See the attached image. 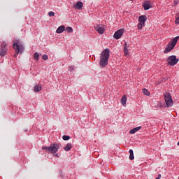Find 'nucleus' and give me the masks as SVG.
<instances>
[{"label":"nucleus","instance_id":"nucleus-25","mask_svg":"<svg viewBox=\"0 0 179 179\" xmlns=\"http://www.w3.org/2000/svg\"><path fill=\"white\" fill-rule=\"evenodd\" d=\"M175 23H176V24H179V15H177L176 17Z\"/></svg>","mask_w":179,"mask_h":179},{"label":"nucleus","instance_id":"nucleus-17","mask_svg":"<svg viewBox=\"0 0 179 179\" xmlns=\"http://www.w3.org/2000/svg\"><path fill=\"white\" fill-rule=\"evenodd\" d=\"M178 38H179V36H176V37H175V38L172 40V41H171V44L172 45V48H173V47H176V44H177V41H178Z\"/></svg>","mask_w":179,"mask_h":179},{"label":"nucleus","instance_id":"nucleus-2","mask_svg":"<svg viewBox=\"0 0 179 179\" xmlns=\"http://www.w3.org/2000/svg\"><path fill=\"white\" fill-rule=\"evenodd\" d=\"M42 149H45L47 152H50V153L55 154L58 152V149H59V145L57 143H53L49 147H43Z\"/></svg>","mask_w":179,"mask_h":179},{"label":"nucleus","instance_id":"nucleus-7","mask_svg":"<svg viewBox=\"0 0 179 179\" xmlns=\"http://www.w3.org/2000/svg\"><path fill=\"white\" fill-rule=\"evenodd\" d=\"M94 29L98 31L99 34H104V31H106L103 24H96L94 26Z\"/></svg>","mask_w":179,"mask_h":179},{"label":"nucleus","instance_id":"nucleus-28","mask_svg":"<svg viewBox=\"0 0 179 179\" xmlns=\"http://www.w3.org/2000/svg\"><path fill=\"white\" fill-rule=\"evenodd\" d=\"M175 6H177V5H178V0H176L174 1V4Z\"/></svg>","mask_w":179,"mask_h":179},{"label":"nucleus","instance_id":"nucleus-20","mask_svg":"<svg viewBox=\"0 0 179 179\" xmlns=\"http://www.w3.org/2000/svg\"><path fill=\"white\" fill-rule=\"evenodd\" d=\"M129 159L130 160H134L135 159V157H134V150H129Z\"/></svg>","mask_w":179,"mask_h":179},{"label":"nucleus","instance_id":"nucleus-30","mask_svg":"<svg viewBox=\"0 0 179 179\" xmlns=\"http://www.w3.org/2000/svg\"><path fill=\"white\" fill-rule=\"evenodd\" d=\"M178 146H179V142L177 143Z\"/></svg>","mask_w":179,"mask_h":179},{"label":"nucleus","instance_id":"nucleus-26","mask_svg":"<svg viewBox=\"0 0 179 179\" xmlns=\"http://www.w3.org/2000/svg\"><path fill=\"white\" fill-rule=\"evenodd\" d=\"M55 13L52 11H50L48 13V16H50V17L55 16Z\"/></svg>","mask_w":179,"mask_h":179},{"label":"nucleus","instance_id":"nucleus-16","mask_svg":"<svg viewBox=\"0 0 179 179\" xmlns=\"http://www.w3.org/2000/svg\"><path fill=\"white\" fill-rule=\"evenodd\" d=\"M121 103L122 106H127V95H123V96L121 99Z\"/></svg>","mask_w":179,"mask_h":179},{"label":"nucleus","instance_id":"nucleus-18","mask_svg":"<svg viewBox=\"0 0 179 179\" xmlns=\"http://www.w3.org/2000/svg\"><path fill=\"white\" fill-rule=\"evenodd\" d=\"M64 149L65 152H69V150L72 149V144L71 143H67Z\"/></svg>","mask_w":179,"mask_h":179},{"label":"nucleus","instance_id":"nucleus-13","mask_svg":"<svg viewBox=\"0 0 179 179\" xmlns=\"http://www.w3.org/2000/svg\"><path fill=\"white\" fill-rule=\"evenodd\" d=\"M64 30H65V26L62 25L57 29L56 33H57V34H61V33L64 32Z\"/></svg>","mask_w":179,"mask_h":179},{"label":"nucleus","instance_id":"nucleus-10","mask_svg":"<svg viewBox=\"0 0 179 179\" xmlns=\"http://www.w3.org/2000/svg\"><path fill=\"white\" fill-rule=\"evenodd\" d=\"M143 8L145 10H149L150 8H152V3H150V1H146L145 3L143 4Z\"/></svg>","mask_w":179,"mask_h":179},{"label":"nucleus","instance_id":"nucleus-9","mask_svg":"<svg viewBox=\"0 0 179 179\" xmlns=\"http://www.w3.org/2000/svg\"><path fill=\"white\" fill-rule=\"evenodd\" d=\"M122 34H124V29H119L114 34L113 37L116 40H120V38L122 37Z\"/></svg>","mask_w":179,"mask_h":179},{"label":"nucleus","instance_id":"nucleus-23","mask_svg":"<svg viewBox=\"0 0 179 179\" xmlns=\"http://www.w3.org/2000/svg\"><path fill=\"white\" fill-rule=\"evenodd\" d=\"M143 93L145 96H149V94H150L149 91L146 89H143Z\"/></svg>","mask_w":179,"mask_h":179},{"label":"nucleus","instance_id":"nucleus-14","mask_svg":"<svg viewBox=\"0 0 179 179\" xmlns=\"http://www.w3.org/2000/svg\"><path fill=\"white\" fill-rule=\"evenodd\" d=\"M174 48V47H173V45L171 43L168 45L167 48H166L165 50H164V53L167 54V52H170V51H171V50H173Z\"/></svg>","mask_w":179,"mask_h":179},{"label":"nucleus","instance_id":"nucleus-31","mask_svg":"<svg viewBox=\"0 0 179 179\" xmlns=\"http://www.w3.org/2000/svg\"><path fill=\"white\" fill-rule=\"evenodd\" d=\"M55 156H56L57 157H58V155H56Z\"/></svg>","mask_w":179,"mask_h":179},{"label":"nucleus","instance_id":"nucleus-4","mask_svg":"<svg viewBox=\"0 0 179 179\" xmlns=\"http://www.w3.org/2000/svg\"><path fill=\"white\" fill-rule=\"evenodd\" d=\"M164 100L166 104V107H173V98L170 93L166 92L164 94Z\"/></svg>","mask_w":179,"mask_h":179},{"label":"nucleus","instance_id":"nucleus-32","mask_svg":"<svg viewBox=\"0 0 179 179\" xmlns=\"http://www.w3.org/2000/svg\"><path fill=\"white\" fill-rule=\"evenodd\" d=\"M130 1H134V0H130Z\"/></svg>","mask_w":179,"mask_h":179},{"label":"nucleus","instance_id":"nucleus-11","mask_svg":"<svg viewBox=\"0 0 179 179\" xmlns=\"http://www.w3.org/2000/svg\"><path fill=\"white\" fill-rule=\"evenodd\" d=\"M82 8H83V3L82 1H78L76 4L74 5V9L81 10Z\"/></svg>","mask_w":179,"mask_h":179},{"label":"nucleus","instance_id":"nucleus-29","mask_svg":"<svg viewBox=\"0 0 179 179\" xmlns=\"http://www.w3.org/2000/svg\"><path fill=\"white\" fill-rule=\"evenodd\" d=\"M69 71H70L71 72H72V71H73V67L70 66V67H69Z\"/></svg>","mask_w":179,"mask_h":179},{"label":"nucleus","instance_id":"nucleus-8","mask_svg":"<svg viewBox=\"0 0 179 179\" xmlns=\"http://www.w3.org/2000/svg\"><path fill=\"white\" fill-rule=\"evenodd\" d=\"M6 51H8V48H6V42H3L0 50V55L1 57H4V55H6Z\"/></svg>","mask_w":179,"mask_h":179},{"label":"nucleus","instance_id":"nucleus-22","mask_svg":"<svg viewBox=\"0 0 179 179\" xmlns=\"http://www.w3.org/2000/svg\"><path fill=\"white\" fill-rule=\"evenodd\" d=\"M34 58L36 59V61H38V58H40V55L38 52H36L34 54Z\"/></svg>","mask_w":179,"mask_h":179},{"label":"nucleus","instance_id":"nucleus-19","mask_svg":"<svg viewBox=\"0 0 179 179\" xmlns=\"http://www.w3.org/2000/svg\"><path fill=\"white\" fill-rule=\"evenodd\" d=\"M41 86L40 85H35L34 86V92H36V93L38 92H41Z\"/></svg>","mask_w":179,"mask_h":179},{"label":"nucleus","instance_id":"nucleus-12","mask_svg":"<svg viewBox=\"0 0 179 179\" xmlns=\"http://www.w3.org/2000/svg\"><path fill=\"white\" fill-rule=\"evenodd\" d=\"M129 47V45L127 43H125L124 48V56L127 57H129V53L128 52Z\"/></svg>","mask_w":179,"mask_h":179},{"label":"nucleus","instance_id":"nucleus-21","mask_svg":"<svg viewBox=\"0 0 179 179\" xmlns=\"http://www.w3.org/2000/svg\"><path fill=\"white\" fill-rule=\"evenodd\" d=\"M64 30L67 31V33H73V29L71 27H68L66 29L64 28Z\"/></svg>","mask_w":179,"mask_h":179},{"label":"nucleus","instance_id":"nucleus-15","mask_svg":"<svg viewBox=\"0 0 179 179\" xmlns=\"http://www.w3.org/2000/svg\"><path fill=\"white\" fill-rule=\"evenodd\" d=\"M140 129H142V127L139 126L138 127H135L133 129L130 130L129 134H134L136 132H138Z\"/></svg>","mask_w":179,"mask_h":179},{"label":"nucleus","instance_id":"nucleus-27","mask_svg":"<svg viewBox=\"0 0 179 179\" xmlns=\"http://www.w3.org/2000/svg\"><path fill=\"white\" fill-rule=\"evenodd\" d=\"M42 58L44 61H47V59H48V56L47 55H43Z\"/></svg>","mask_w":179,"mask_h":179},{"label":"nucleus","instance_id":"nucleus-1","mask_svg":"<svg viewBox=\"0 0 179 179\" xmlns=\"http://www.w3.org/2000/svg\"><path fill=\"white\" fill-rule=\"evenodd\" d=\"M110 58V49H104L101 53L99 65L101 68H106Z\"/></svg>","mask_w":179,"mask_h":179},{"label":"nucleus","instance_id":"nucleus-3","mask_svg":"<svg viewBox=\"0 0 179 179\" xmlns=\"http://www.w3.org/2000/svg\"><path fill=\"white\" fill-rule=\"evenodd\" d=\"M13 48H14L17 55L19 52H23L24 50V46L23 45H19V40H15L13 44Z\"/></svg>","mask_w":179,"mask_h":179},{"label":"nucleus","instance_id":"nucleus-24","mask_svg":"<svg viewBox=\"0 0 179 179\" xmlns=\"http://www.w3.org/2000/svg\"><path fill=\"white\" fill-rule=\"evenodd\" d=\"M62 139L64 141H69V139H71V137L69 136H65L64 135V136H63Z\"/></svg>","mask_w":179,"mask_h":179},{"label":"nucleus","instance_id":"nucleus-5","mask_svg":"<svg viewBox=\"0 0 179 179\" xmlns=\"http://www.w3.org/2000/svg\"><path fill=\"white\" fill-rule=\"evenodd\" d=\"M146 20H147L146 15H141L138 17L139 23L137 25L138 30H141L145 26V22H146Z\"/></svg>","mask_w":179,"mask_h":179},{"label":"nucleus","instance_id":"nucleus-6","mask_svg":"<svg viewBox=\"0 0 179 179\" xmlns=\"http://www.w3.org/2000/svg\"><path fill=\"white\" fill-rule=\"evenodd\" d=\"M179 59L174 55L170 56L167 59L168 65H171V66H174L178 62Z\"/></svg>","mask_w":179,"mask_h":179}]
</instances>
